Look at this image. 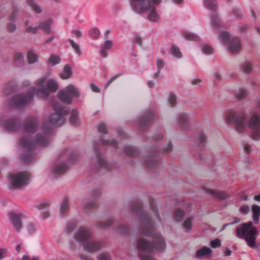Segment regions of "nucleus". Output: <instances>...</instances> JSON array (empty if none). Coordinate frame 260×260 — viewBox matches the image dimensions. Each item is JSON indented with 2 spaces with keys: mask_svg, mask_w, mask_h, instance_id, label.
Here are the masks:
<instances>
[{
  "mask_svg": "<svg viewBox=\"0 0 260 260\" xmlns=\"http://www.w3.org/2000/svg\"><path fill=\"white\" fill-rule=\"evenodd\" d=\"M225 120L228 123H233L235 129L238 133H244L248 127L251 131L252 138L255 140H260V114L253 112L248 120L242 110H228Z\"/></svg>",
  "mask_w": 260,
  "mask_h": 260,
  "instance_id": "1",
  "label": "nucleus"
},
{
  "mask_svg": "<svg viewBox=\"0 0 260 260\" xmlns=\"http://www.w3.org/2000/svg\"><path fill=\"white\" fill-rule=\"evenodd\" d=\"M142 233L146 236L152 237L153 243L144 238L139 239L137 246L138 248L145 254H139L141 260H154L149 254L156 250H163L166 246L162 237L158 233H155L153 224L148 218H144L142 221Z\"/></svg>",
  "mask_w": 260,
  "mask_h": 260,
  "instance_id": "2",
  "label": "nucleus"
},
{
  "mask_svg": "<svg viewBox=\"0 0 260 260\" xmlns=\"http://www.w3.org/2000/svg\"><path fill=\"white\" fill-rule=\"evenodd\" d=\"M58 87L57 82L53 79L42 77L37 79L35 83V87L31 88L29 93L25 97L23 94L15 96L12 101V106L21 107L25 105L30 99L36 94L40 98L47 97L51 92H55Z\"/></svg>",
  "mask_w": 260,
  "mask_h": 260,
  "instance_id": "3",
  "label": "nucleus"
},
{
  "mask_svg": "<svg viewBox=\"0 0 260 260\" xmlns=\"http://www.w3.org/2000/svg\"><path fill=\"white\" fill-rule=\"evenodd\" d=\"M27 135L20 139L21 145L26 149H30L34 146H45L49 142L46 135H40L36 133L37 128L35 123H32L26 128Z\"/></svg>",
  "mask_w": 260,
  "mask_h": 260,
  "instance_id": "4",
  "label": "nucleus"
},
{
  "mask_svg": "<svg viewBox=\"0 0 260 260\" xmlns=\"http://www.w3.org/2000/svg\"><path fill=\"white\" fill-rule=\"evenodd\" d=\"M75 239L81 243L85 250L89 252L98 251L102 246L101 243L91 239V233L88 229L82 227L79 229L74 235Z\"/></svg>",
  "mask_w": 260,
  "mask_h": 260,
  "instance_id": "5",
  "label": "nucleus"
},
{
  "mask_svg": "<svg viewBox=\"0 0 260 260\" xmlns=\"http://www.w3.org/2000/svg\"><path fill=\"white\" fill-rule=\"evenodd\" d=\"M162 3V0H151V4L144 6L143 2L136 0L133 3L132 9L137 13L147 12V19L152 22H158L160 19V16L157 12L156 7Z\"/></svg>",
  "mask_w": 260,
  "mask_h": 260,
  "instance_id": "6",
  "label": "nucleus"
},
{
  "mask_svg": "<svg viewBox=\"0 0 260 260\" xmlns=\"http://www.w3.org/2000/svg\"><path fill=\"white\" fill-rule=\"evenodd\" d=\"M257 234V229L252 225L251 222L243 223L237 228V234L239 238H244L248 246L255 247V236Z\"/></svg>",
  "mask_w": 260,
  "mask_h": 260,
  "instance_id": "7",
  "label": "nucleus"
},
{
  "mask_svg": "<svg viewBox=\"0 0 260 260\" xmlns=\"http://www.w3.org/2000/svg\"><path fill=\"white\" fill-rule=\"evenodd\" d=\"M58 98L62 101L70 104L74 99H78L81 96V93L76 86L70 84L64 88L60 89L57 93Z\"/></svg>",
  "mask_w": 260,
  "mask_h": 260,
  "instance_id": "8",
  "label": "nucleus"
},
{
  "mask_svg": "<svg viewBox=\"0 0 260 260\" xmlns=\"http://www.w3.org/2000/svg\"><path fill=\"white\" fill-rule=\"evenodd\" d=\"M30 174L26 172L15 173L8 177L9 187L10 189L18 188L26 185L30 179Z\"/></svg>",
  "mask_w": 260,
  "mask_h": 260,
  "instance_id": "9",
  "label": "nucleus"
},
{
  "mask_svg": "<svg viewBox=\"0 0 260 260\" xmlns=\"http://www.w3.org/2000/svg\"><path fill=\"white\" fill-rule=\"evenodd\" d=\"M54 108L55 112L49 117V122L53 125H61L65 122L66 119L64 115L67 113V110L61 106L59 103L55 104Z\"/></svg>",
  "mask_w": 260,
  "mask_h": 260,
  "instance_id": "10",
  "label": "nucleus"
},
{
  "mask_svg": "<svg viewBox=\"0 0 260 260\" xmlns=\"http://www.w3.org/2000/svg\"><path fill=\"white\" fill-rule=\"evenodd\" d=\"M8 217L15 230L18 232H20L22 228V221L24 216L21 213H10Z\"/></svg>",
  "mask_w": 260,
  "mask_h": 260,
  "instance_id": "11",
  "label": "nucleus"
},
{
  "mask_svg": "<svg viewBox=\"0 0 260 260\" xmlns=\"http://www.w3.org/2000/svg\"><path fill=\"white\" fill-rule=\"evenodd\" d=\"M229 51L231 53H236L241 48V42L237 38H232L229 44L226 46Z\"/></svg>",
  "mask_w": 260,
  "mask_h": 260,
  "instance_id": "12",
  "label": "nucleus"
},
{
  "mask_svg": "<svg viewBox=\"0 0 260 260\" xmlns=\"http://www.w3.org/2000/svg\"><path fill=\"white\" fill-rule=\"evenodd\" d=\"M212 251L210 248L204 246L197 251L196 256L198 258L209 257L211 255Z\"/></svg>",
  "mask_w": 260,
  "mask_h": 260,
  "instance_id": "13",
  "label": "nucleus"
},
{
  "mask_svg": "<svg viewBox=\"0 0 260 260\" xmlns=\"http://www.w3.org/2000/svg\"><path fill=\"white\" fill-rule=\"evenodd\" d=\"M211 26L212 28L215 30L217 31L219 29L222 28L223 25L220 22V19L216 14H213L211 18Z\"/></svg>",
  "mask_w": 260,
  "mask_h": 260,
  "instance_id": "14",
  "label": "nucleus"
},
{
  "mask_svg": "<svg viewBox=\"0 0 260 260\" xmlns=\"http://www.w3.org/2000/svg\"><path fill=\"white\" fill-rule=\"evenodd\" d=\"M219 38L222 45L226 46L232 38L228 31L222 30L219 33Z\"/></svg>",
  "mask_w": 260,
  "mask_h": 260,
  "instance_id": "15",
  "label": "nucleus"
},
{
  "mask_svg": "<svg viewBox=\"0 0 260 260\" xmlns=\"http://www.w3.org/2000/svg\"><path fill=\"white\" fill-rule=\"evenodd\" d=\"M203 189L208 193L213 196L214 197L219 198L221 199H224L225 197V194L224 192L219 191L216 190H214L209 188L206 187H204Z\"/></svg>",
  "mask_w": 260,
  "mask_h": 260,
  "instance_id": "16",
  "label": "nucleus"
},
{
  "mask_svg": "<svg viewBox=\"0 0 260 260\" xmlns=\"http://www.w3.org/2000/svg\"><path fill=\"white\" fill-rule=\"evenodd\" d=\"M113 45V42L110 40H107L103 44L102 48L100 50V54L103 57H106L107 55V50L111 49Z\"/></svg>",
  "mask_w": 260,
  "mask_h": 260,
  "instance_id": "17",
  "label": "nucleus"
},
{
  "mask_svg": "<svg viewBox=\"0 0 260 260\" xmlns=\"http://www.w3.org/2000/svg\"><path fill=\"white\" fill-rule=\"evenodd\" d=\"M61 62L60 57L55 54H52L47 60V64L50 66H54Z\"/></svg>",
  "mask_w": 260,
  "mask_h": 260,
  "instance_id": "18",
  "label": "nucleus"
},
{
  "mask_svg": "<svg viewBox=\"0 0 260 260\" xmlns=\"http://www.w3.org/2000/svg\"><path fill=\"white\" fill-rule=\"evenodd\" d=\"M72 75V70L69 65H66L63 69V71L59 75L60 77L62 79H68L71 77Z\"/></svg>",
  "mask_w": 260,
  "mask_h": 260,
  "instance_id": "19",
  "label": "nucleus"
},
{
  "mask_svg": "<svg viewBox=\"0 0 260 260\" xmlns=\"http://www.w3.org/2000/svg\"><path fill=\"white\" fill-rule=\"evenodd\" d=\"M183 38L188 41H199L200 40V37L196 34L190 31H186L182 34Z\"/></svg>",
  "mask_w": 260,
  "mask_h": 260,
  "instance_id": "20",
  "label": "nucleus"
},
{
  "mask_svg": "<svg viewBox=\"0 0 260 260\" xmlns=\"http://www.w3.org/2000/svg\"><path fill=\"white\" fill-rule=\"evenodd\" d=\"M25 229L28 234L32 235L37 233L38 230L37 225L33 222H28L25 226Z\"/></svg>",
  "mask_w": 260,
  "mask_h": 260,
  "instance_id": "21",
  "label": "nucleus"
},
{
  "mask_svg": "<svg viewBox=\"0 0 260 260\" xmlns=\"http://www.w3.org/2000/svg\"><path fill=\"white\" fill-rule=\"evenodd\" d=\"M27 58L29 64H33L38 60V56L34 51L30 50L27 53Z\"/></svg>",
  "mask_w": 260,
  "mask_h": 260,
  "instance_id": "22",
  "label": "nucleus"
},
{
  "mask_svg": "<svg viewBox=\"0 0 260 260\" xmlns=\"http://www.w3.org/2000/svg\"><path fill=\"white\" fill-rule=\"evenodd\" d=\"M170 53L172 56L176 58H180L182 57V53L179 48L175 45H172L170 49Z\"/></svg>",
  "mask_w": 260,
  "mask_h": 260,
  "instance_id": "23",
  "label": "nucleus"
},
{
  "mask_svg": "<svg viewBox=\"0 0 260 260\" xmlns=\"http://www.w3.org/2000/svg\"><path fill=\"white\" fill-rule=\"evenodd\" d=\"M70 121L74 125H78L80 123V121L77 110H74L71 112Z\"/></svg>",
  "mask_w": 260,
  "mask_h": 260,
  "instance_id": "24",
  "label": "nucleus"
},
{
  "mask_svg": "<svg viewBox=\"0 0 260 260\" xmlns=\"http://www.w3.org/2000/svg\"><path fill=\"white\" fill-rule=\"evenodd\" d=\"M251 209L253 212V222L255 223H257L258 221L259 216L260 215V207L257 205H253Z\"/></svg>",
  "mask_w": 260,
  "mask_h": 260,
  "instance_id": "25",
  "label": "nucleus"
},
{
  "mask_svg": "<svg viewBox=\"0 0 260 260\" xmlns=\"http://www.w3.org/2000/svg\"><path fill=\"white\" fill-rule=\"evenodd\" d=\"M52 24V20L49 19L43 22L39 27L40 28H42L45 32L50 33L51 32V25Z\"/></svg>",
  "mask_w": 260,
  "mask_h": 260,
  "instance_id": "26",
  "label": "nucleus"
},
{
  "mask_svg": "<svg viewBox=\"0 0 260 260\" xmlns=\"http://www.w3.org/2000/svg\"><path fill=\"white\" fill-rule=\"evenodd\" d=\"M5 127L11 131H14L17 128L16 121L14 119H10L4 124Z\"/></svg>",
  "mask_w": 260,
  "mask_h": 260,
  "instance_id": "27",
  "label": "nucleus"
},
{
  "mask_svg": "<svg viewBox=\"0 0 260 260\" xmlns=\"http://www.w3.org/2000/svg\"><path fill=\"white\" fill-rule=\"evenodd\" d=\"M14 60L18 66H21L24 63V55L20 52H17L14 55Z\"/></svg>",
  "mask_w": 260,
  "mask_h": 260,
  "instance_id": "28",
  "label": "nucleus"
},
{
  "mask_svg": "<svg viewBox=\"0 0 260 260\" xmlns=\"http://www.w3.org/2000/svg\"><path fill=\"white\" fill-rule=\"evenodd\" d=\"M67 168L66 165L64 164H57L53 167V171L56 174L63 173Z\"/></svg>",
  "mask_w": 260,
  "mask_h": 260,
  "instance_id": "29",
  "label": "nucleus"
},
{
  "mask_svg": "<svg viewBox=\"0 0 260 260\" xmlns=\"http://www.w3.org/2000/svg\"><path fill=\"white\" fill-rule=\"evenodd\" d=\"M204 6L209 9H212L215 8L217 3L215 0H204Z\"/></svg>",
  "mask_w": 260,
  "mask_h": 260,
  "instance_id": "30",
  "label": "nucleus"
},
{
  "mask_svg": "<svg viewBox=\"0 0 260 260\" xmlns=\"http://www.w3.org/2000/svg\"><path fill=\"white\" fill-rule=\"evenodd\" d=\"M175 218L177 221H181L184 217V212L179 209H177L174 211Z\"/></svg>",
  "mask_w": 260,
  "mask_h": 260,
  "instance_id": "31",
  "label": "nucleus"
},
{
  "mask_svg": "<svg viewBox=\"0 0 260 260\" xmlns=\"http://www.w3.org/2000/svg\"><path fill=\"white\" fill-rule=\"evenodd\" d=\"M202 52L206 54H210L213 52V49L212 47L206 44L202 45Z\"/></svg>",
  "mask_w": 260,
  "mask_h": 260,
  "instance_id": "32",
  "label": "nucleus"
},
{
  "mask_svg": "<svg viewBox=\"0 0 260 260\" xmlns=\"http://www.w3.org/2000/svg\"><path fill=\"white\" fill-rule=\"evenodd\" d=\"M70 43L72 47V48L74 49L75 53L78 55H80L81 54V51L80 50V48L79 46V45L77 43H76L73 40H70Z\"/></svg>",
  "mask_w": 260,
  "mask_h": 260,
  "instance_id": "33",
  "label": "nucleus"
},
{
  "mask_svg": "<svg viewBox=\"0 0 260 260\" xmlns=\"http://www.w3.org/2000/svg\"><path fill=\"white\" fill-rule=\"evenodd\" d=\"M27 3L30 6L32 9L36 13H40L41 9L37 4H36L33 0H27Z\"/></svg>",
  "mask_w": 260,
  "mask_h": 260,
  "instance_id": "34",
  "label": "nucleus"
},
{
  "mask_svg": "<svg viewBox=\"0 0 260 260\" xmlns=\"http://www.w3.org/2000/svg\"><path fill=\"white\" fill-rule=\"evenodd\" d=\"M242 71L245 73H249L252 69V64L249 61L245 62L242 66Z\"/></svg>",
  "mask_w": 260,
  "mask_h": 260,
  "instance_id": "35",
  "label": "nucleus"
},
{
  "mask_svg": "<svg viewBox=\"0 0 260 260\" xmlns=\"http://www.w3.org/2000/svg\"><path fill=\"white\" fill-rule=\"evenodd\" d=\"M69 206L67 201H64L60 205V212L63 214L68 210Z\"/></svg>",
  "mask_w": 260,
  "mask_h": 260,
  "instance_id": "36",
  "label": "nucleus"
},
{
  "mask_svg": "<svg viewBox=\"0 0 260 260\" xmlns=\"http://www.w3.org/2000/svg\"><path fill=\"white\" fill-rule=\"evenodd\" d=\"M98 260H110L111 258L109 254L106 252H102L98 255Z\"/></svg>",
  "mask_w": 260,
  "mask_h": 260,
  "instance_id": "37",
  "label": "nucleus"
},
{
  "mask_svg": "<svg viewBox=\"0 0 260 260\" xmlns=\"http://www.w3.org/2000/svg\"><path fill=\"white\" fill-rule=\"evenodd\" d=\"M192 218L189 217L187 218L184 222L183 226L187 230H191L192 228Z\"/></svg>",
  "mask_w": 260,
  "mask_h": 260,
  "instance_id": "38",
  "label": "nucleus"
},
{
  "mask_svg": "<svg viewBox=\"0 0 260 260\" xmlns=\"http://www.w3.org/2000/svg\"><path fill=\"white\" fill-rule=\"evenodd\" d=\"M89 33L92 37L97 38L100 36V31L98 28H93L90 30Z\"/></svg>",
  "mask_w": 260,
  "mask_h": 260,
  "instance_id": "39",
  "label": "nucleus"
},
{
  "mask_svg": "<svg viewBox=\"0 0 260 260\" xmlns=\"http://www.w3.org/2000/svg\"><path fill=\"white\" fill-rule=\"evenodd\" d=\"M210 245L213 248L218 247L221 245L220 240L218 238L215 239L210 242Z\"/></svg>",
  "mask_w": 260,
  "mask_h": 260,
  "instance_id": "40",
  "label": "nucleus"
},
{
  "mask_svg": "<svg viewBox=\"0 0 260 260\" xmlns=\"http://www.w3.org/2000/svg\"><path fill=\"white\" fill-rule=\"evenodd\" d=\"M247 95V91L244 88H239L237 93V96L238 98L242 99Z\"/></svg>",
  "mask_w": 260,
  "mask_h": 260,
  "instance_id": "41",
  "label": "nucleus"
},
{
  "mask_svg": "<svg viewBox=\"0 0 260 260\" xmlns=\"http://www.w3.org/2000/svg\"><path fill=\"white\" fill-rule=\"evenodd\" d=\"M40 29L39 26L37 27H33L31 26H27L25 29L26 32L29 33L31 32L32 34L36 33L38 30Z\"/></svg>",
  "mask_w": 260,
  "mask_h": 260,
  "instance_id": "42",
  "label": "nucleus"
},
{
  "mask_svg": "<svg viewBox=\"0 0 260 260\" xmlns=\"http://www.w3.org/2000/svg\"><path fill=\"white\" fill-rule=\"evenodd\" d=\"M98 129L100 132L103 133H106L107 131L106 125L104 123H99L98 125Z\"/></svg>",
  "mask_w": 260,
  "mask_h": 260,
  "instance_id": "43",
  "label": "nucleus"
},
{
  "mask_svg": "<svg viewBox=\"0 0 260 260\" xmlns=\"http://www.w3.org/2000/svg\"><path fill=\"white\" fill-rule=\"evenodd\" d=\"M178 119L181 123H183L188 119V116L185 113H182L179 115Z\"/></svg>",
  "mask_w": 260,
  "mask_h": 260,
  "instance_id": "44",
  "label": "nucleus"
},
{
  "mask_svg": "<svg viewBox=\"0 0 260 260\" xmlns=\"http://www.w3.org/2000/svg\"><path fill=\"white\" fill-rule=\"evenodd\" d=\"M48 206V203L47 201H42L41 203H40L37 206V208L41 210L44 208H46Z\"/></svg>",
  "mask_w": 260,
  "mask_h": 260,
  "instance_id": "45",
  "label": "nucleus"
},
{
  "mask_svg": "<svg viewBox=\"0 0 260 260\" xmlns=\"http://www.w3.org/2000/svg\"><path fill=\"white\" fill-rule=\"evenodd\" d=\"M39 257L37 256H34L30 257L27 255H24L22 256V260H39Z\"/></svg>",
  "mask_w": 260,
  "mask_h": 260,
  "instance_id": "46",
  "label": "nucleus"
},
{
  "mask_svg": "<svg viewBox=\"0 0 260 260\" xmlns=\"http://www.w3.org/2000/svg\"><path fill=\"white\" fill-rule=\"evenodd\" d=\"M136 0H131L130 2V5L132 8H133V3L135 2ZM139 2L141 1L143 2V3L144 4V6L148 5L149 4H151V0H138Z\"/></svg>",
  "mask_w": 260,
  "mask_h": 260,
  "instance_id": "47",
  "label": "nucleus"
},
{
  "mask_svg": "<svg viewBox=\"0 0 260 260\" xmlns=\"http://www.w3.org/2000/svg\"><path fill=\"white\" fill-rule=\"evenodd\" d=\"M133 41L139 45H141L142 43V39L140 37L138 36H135L134 37Z\"/></svg>",
  "mask_w": 260,
  "mask_h": 260,
  "instance_id": "48",
  "label": "nucleus"
},
{
  "mask_svg": "<svg viewBox=\"0 0 260 260\" xmlns=\"http://www.w3.org/2000/svg\"><path fill=\"white\" fill-rule=\"evenodd\" d=\"M169 102L170 104L173 105L175 103L176 101V98L175 95L174 94H170L168 99Z\"/></svg>",
  "mask_w": 260,
  "mask_h": 260,
  "instance_id": "49",
  "label": "nucleus"
},
{
  "mask_svg": "<svg viewBox=\"0 0 260 260\" xmlns=\"http://www.w3.org/2000/svg\"><path fill=\"white\" fill-rule=\"evenodd\" d=\"M240 211L244 214L247 213L249 211V207L248 205H244L241 207Z\"/></svg>",
  "mask_w": 260,
  "mask_h": 260,
  "instance_id": "50",
  "label": "nucleus"
},
{
  "mask_svg": "<svg viewBox=\"0 0 260 260\" xmlns=\"http://www.w3.org/2000/svg\"><path fill=\"white\" fill-rule=\"evenodd\" d=\"M72 34L74 37L76 38H80L82 36L81 31L78 29L73 30L72 31Z\"/></svg>",
  "mask_w": 260,
  "mask_h": 260,
  "instance_id": "51",
  "label": "nucleus"
},
{
  "mask_svg": "<svg viewBox=\"0 0 260 260\" xmlns=\"http://www.w3.org/2000/svg\"><path fill=\"white\" fill-rule=\"evenodd\" d=\"M90 87L93 92H99L100 91V88L94 83H91L90 84Z\"/></svg>",
  "mask_w": 260,
  "mask_h": 260,
  "instance_id": "52",
  "label": "nucleus"
},
{
  "mask_svg": "<svg viewBox=\"0 0 260 260\" xmlns=\"http://www.w3.org/2000/svg\"><path fill=\"white\" fill-rule=\"evenodd\" d=\"M156 64L158 69H160L164 65V61L161 59H158L156 61Z\"/></svg>",
  "mask_w": 260,
  "mask_h": 260,
  "instance_id": "53",
  "label": "nucleus"
},
{
  "mask_svg": "<svg viewBox=\"0 0 260 260\" xmlns=\"http://www.w3.org/2000/svg\"><path fill=\"white\" fill-rule=\"evenodd\" d=\"M102 143L106 145H112L114 146H116V142L114 140L110 141L109 140H102Z\"/></svg>",
  "mask_w": 260,
  "mask_h": 260,
  "instance_id": "54",
  "label": "nucleus"
},
{
  "mask_svg": "<svg viewBox=\"0 0 260 260\" xmlns=\"http://www.w3.org/2000/svg\"><path fill=\"white\" fill-rule=\"evenodd\" d=\"M16 29V26L14 24L12 23H9L8 25V29L9 31H14Z\"/></svg>",
  "mask_w": 260,
  "mask_h": 260,
  "instance_id": "55",
  "label": "nucleus"
},
{
  "mask_svg": "<svg viewBox=\"0 0 260 260\" xmlns=\"http://www.w3.org/2000/svg\"><path fill=\"white\" fill-rule=\"evenodd\" d=\"M98 161H99V164L100 165V166L101 167H105V165H106V161L105 160V159L103 158H101V157H99L98 158Z\"/></svg>",
  "mask_w": 260,
  "mask_h": 260,
  "instance_id": "56",
  "label": "nucleus"
},
{
  "mask_svg": "<svg viewBox=\"0 0 260 260\" xmlns=\"http://www.w3.org/2000/svg\"><path fill=\"white\" fill-rule=\"evenodd\" d=\"M201 82H202V80L201 79L196 78V79H193L191 81V83L193 85H199L201 83Z\"/></svg>",
  "mask_w": 260,
  "mask_h": 260,
  "instance_id": "57",
  "label": "nucleus"
},
{
  "mask_svg": "<svg viewBox=\"0 0 260 260\" xmlns=\"http://www.w3.org/2000/svg\"><path fill=\"white\" fill-rule=\"evenodd\" d=\"M117 77V76H114L112 77L105 85V87H107L114 80H115Z\"/></svg>",
  "mask_w": 260,
  "mask_h": 260,
  "instance_id": "58",
  "label": "nucleus"
},
{
  "mask_svg": "<svg viewBox=\"0 0 260 260\" xmlns=\"http://www.w3.org/2000/svg\"><path fill=\"white\" fill-rule=\"evenodd\" d=\"M6 254V250L0 249V259L3 258Z\"/></svg>",
  "mask_w": 260,
  "mask_h": 260,
  "instance_id": "59",
  "label": "nucleus"
},
{
  "mask_svg": "<svg viewBox=\"0 0 260 260\" xmlns=\"http://www.w3.org/2000/svg\"><path fill=\"white\" fill-rule=\"evenodd\" d=\"M49 216V212L47 211H45L42 212V217L44 219H46Z\"/></svg>",
  "mask_w": 260,
  "mask_h": 260,
  "instance_id": "60",
  "label": "nucleus"
},
{
  "mask_svg": "<svg viewBox=\"0 0 260 260\" xmlns=\"http://www.w3.org/2000/svg\"><path fill=\"white\" fill-rule=\"evenodd\" d=\"M110 223V221H107L104 222V225L102 224V222L100 223L99 226L101 228H106Z\"/></svg>",
  "mask_w": 260,
  "mask_h": 260,
  "instance_id": "61",
  "label": "nucleus"
},
{
  "mask_svg": "<svg viewBox=\"0 0 260 260\" xmlns=\"http://www.w3.org/2000/svg\"><path fill=\"white\" fill-rule=\"evenodd\" d=\"M248 199V197L247 194H243L240 197V199L242 201H246Z\"/></svg>",
  "mask_w": 260,
  "mask_h": 260,
  "instance_id": "62",
  "label": "nucleus"
},
{
  "mask_svg": "<svg viewBox=\"0 0 260 260\" xmlns=\"http://www.w3.org/2000/svg\"><path fill=\"white\" fill-rule=\"evenodd\" d=\"M172 2L177 4H181L183 3V0H172Z\"/></svg>",
  "mask_w": 260,
  "mask_h": 260,
  "instance_id": "63",
  "label": "nucleus"
},
{
  "mask_svg": "<svg viewBox=\"0 0 260 260\" xmlns=\"http://www.w3.org/2000/svg\"><path fill=\"white\" fill-rule=\"evenodd\" d=\"M254 200L256 201L260 202V194H257L254 196Z\"/></svg>",
  "mask_w": 260,
  "mask_h": 260,
  "instance_id": "64",
  "label": "nucleus"
}]
</instances>
